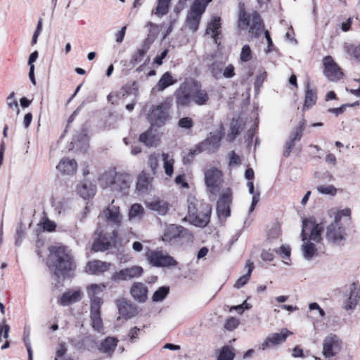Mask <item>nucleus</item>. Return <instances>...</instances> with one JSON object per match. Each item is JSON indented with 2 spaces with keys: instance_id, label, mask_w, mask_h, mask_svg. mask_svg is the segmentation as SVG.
<instances>
[{
  "instance_id": "obj_1",
  "label": "nucleus",
  "mask_w": 360,
  "mask_h": 360,
  "mask_svg": "<svg viewBox=\"0 0 360 360\" xmlns=\"http://www.w3.org/2000/svg\"><path fill=\"white\" fill-rule=\"evenodd\" d=\"M112 200L111 204L103 210L99 216L100 219L105 220L106 225L101 226L99 224L96 230L97 238L92 245V249L96 251H104L108 250L117 238V231L112 226L119 227L122 224V215L120 213V207L114 205Z\"/></svg>"
},
{
  "instance_id": "obj_2",
  "label": "nucleus",
  "mask_w": 360,
  "mask_h": 360,
  "mask_svg": "<svg viewBox=\"0 0 360 360\" xmlns=\"http://www.w3.org/2000/svg\"><path fill=\"white\" fill-rule=\"evenodd\" d=\"M49 250L48 265L50 270L58 280L68 276L75 269L70 251L64 246H52Z\"/></svg>"
},
{
  "instance_id": "obj_3",
  "label": "nucleus",
  "mask_w": 360,
  "mask_h": 360,
  "mask_svg": "<svg viewBox=\"0 0 360 360\" xmlns=\"http://www.w3.org/2000/svg\"><path fill=\"white\" fill-rule=\"evenodd\" d=\"M322 231V225L315 224L311 219L303 220L301 250L305 259H310L317 255V245L321 240Z\"/></svg>"
},
{
  "instance_id": "obj_4",
  "label": "nucleus",
  "mask_w": 360,
  "mask_h": 360,
  "mask_svg": "<svg viewBox=\"0 0 360 360\" xmlns=\"http://www.w3.org/2000/svg\"><path fill=\"white\" fill-rule=\"evenodd\" d=\"M238 27L242 30H246L250 27L249 32L255 37L259 34L263 25L257 13L254 12L250 16L245 13L243 5L240 4Z\"/></svg>"
},
{
  "instance_id": "obj_5",
  "label": "nucleus",
  "mask_w": 360,
  "mask_h": 360,
  "mask_svg": "<svg viewBox=\"0 0 360 360\" xmlns=\"http://www.w3.org/2000/svg\"><path fill=\"white\" fill-rule=\"evenodd\" d=\"M204 179L207 191L216 195L223 181L222 172L214 167L206 168L204 170Z\"/></svg>"
},
{
  "instance_id": "obj_6",
  "label": "nucleus",
  "mask_w": 360,
  "mask_h": 360,
  "mask_svg": "<svg viewBox=\"0 0 360 360\" xmlns=\"http://www.w3.org/2000/svg\"><path fill=\"white\" fill-rule=\"evenodd\" d=\"M212 0H195L187 16V25L193 30H197L201 15L205 12L207 4Z\"/></svg>"
},
{
  "instance_id": "obj_7",
  "label": "nucleus",
  "mask_w": 360,
  "mask_h": 360,
  "mask_svg": "<svg viewBox=\"0 0 360 360\" xmlns=\"http://www.w3.org/2000/svg\"><path fill=\"white\" fill-rule=\"evenodd\" d=\"M170 105L168 102L161 103L153 106L148 118L153 126L161 127L169 118V110Z\"/></svg>"
},
{
  "instance_id": "obj_8",
  "label": "nucleus",
  "mask_w": 360,
  "mask_h": 360,
  "mask_svg": "<svg viewBox=\"0 0 360 360\" xmlns=\"http://www.w3.org/2000/svg\"><path fill=\"white\" fill-rule=\"evenodd\" d=\"M149 264L155 267H170L177 265L176 260L161 250H150L146 253Z\"/></svg>"
},
{
  "instance_id": "obj_9",
  "label": "nucleus",
  "mask_w": 360,
  "mask_h": 360,
  "mask_svg": "<svg viewBox=\"0 0 360 360\" xmlns=\"http://www.w3.org/2000/svg\"><path fill=\"white\" fill-rule=\"evenodd\" d=\"M346 231L342 223L334 221L327 226L326 236L334 245H342L346 238Z\"/></svg>"
},
{
  "instance_id": "obj_10",
  "label": "nucleus",
  "mask_w": 360,
  "mask_h": 360,
  "mask_svg": "<svg viewBox=\"0 0 360 360\" xmlns=\"http://www.w3.org/2000/svg\"><path fill=\"white\" fill-rule=\"evenodd\" d=\"M143 273L141 266L134 265L128 268L122 269L112 274L110 277L112 281L119 282L122 281H129L135 278L140 277Z\"/></svg>"
},
{
  "instance_id": "obj_11",
  "label": "nucleus",
  "mask_w": 360,
  "mask_h": 360,
  "mask_svg": "<svg viewBox=\"0 0 360 360\" xmlns=\"http://www.w3.org/2000/svg\"><path fill=\"white\" fill-rule=\"evenodd\" d=\"M342 347L341 340L334 334L326 336L323 343V355L325 358L333 357Z\"/></svg>"
},
{
  "instance_id": "obj_12",
  "label": "nucleus",
  "mask_w": 360,
  "mask_h": 360,
  "mask_svg": "<svg viewBox=\"0 0 360 360\" xmlns=\"http://www.w3.org/2000/svg\"><path fill=\"white\" fill-rule=\"evenodd\" d=\"M292 334V332L287 328L281 329L280 333L269 334L259 345V349L266 350L273 347L277 346L286 340L288 336Z\"/></svg>"
},
{
  "instance_id": "obj_13",
  "label": "nucleus",
  "mask_w": 360,
  "mask_h": 360,
  "mask_svg": "<svg viewBox=\"0 0 360 360\" xmlns=\"http://www.w3.org/2000/svg\"><path fill=\"white\" fill-rule=\"evenodd\" d=\"M223 134L220 132L210 134V136L202 141L197 146V149L192 152V154L200 153L202 151H208L212 153L216 151L220 146V141Z\"/></svg>"
},
{
  "instance_id": "obj_14",
  "label": "nucleus",
  "mask_w": 360,
  "mask_h": 360,
  "mask_svg": "<svg viewBox=\"0 0 360 360\" xmlns=\"http://www.w3.org/2000/svg\"><path fill=\"white\" fill-rule=\"evenodd\" d=\"M323 74L330 81L335 82L342 77L341 69L331 56H326L323 59Z\"/></svg>"
},
{
  "instance_id": "obj_15",
  "label": "nucleus",
  "mask_w": 360,
  "mask_h": 360,
  "mask_svg": "<svg viewBox=\"0 0 360 360\" xmlns=\"http://www.w3.org/2000/svg\"><path fill=\"white\" fill-rule=\"evenodd\" d=\"M193 88L189 82H184L175 92L176 103L178 105L186 106L193 101Z\"/></svg>"
},
{
  "instance_id": "obj_16",
  "label": "nucleus",
  "mask_w": 360,
  "mask_h": 360,
  "mask_svg": "<svg viewBox=\"0 0 360 360\" xmlns=\"http://www.w3.org/2000/svg\"><path fill=\"white\" fill-rule=\"evenodd\" d=\"M105 288L106 285L105 283H91L86 286V290L90 300V306L103 304V300L101 295Z\"/></svg>"
},
{
  "instance_id": "obj_17",
  "label": "nucleus",
  "mask_w": 360,
  "mask_h": 360,
  "mask_svg": "<svg viewBox=\"0 0 360 360\" xmlns=\"http://www.w3.org/2000/svg\"><path fill=\"white\" fill-rule=\"evenodd\" d=\"M111 265L110 262L94 259L87 263L85 271L90 275L99 276L108 271Z\"/></svg>"
},
{
  "instance_id": "obj_18",
  "label": "nucleus",
  "mask_w": 360,
  "mask_h": 360,
  "mask_svg": "<svg viewBox=\"0 0 360 360\" xmlns=\"http://www.w3.org/2000/svg\"><path fill=\"white\" fill-rule=\"evenodd\" d=\"M146 207L155 212L159 215H165L169 210L168 202L159 197H153L152 199L146 202Z\"/></svg>"
},
{
  "instance_id": "obj_19",
  "label": "nucleus",
  "mask_w": 360,
  "mask_h": 360,
  "mask_svg": "<svg viewBox=\"0 0 360 360\" xmlns=\"http://www.w3.org/2000/svg\"><path fill=\"white\" fill-rule=\"evenodd\" d=\"M231 200V193L229 190H227L217 202V211L219 217H227L230 215V204Z\"/></svg>"
},
{
  "instance_id": "obj_20",
  "label": "nucleus",
  "mask_w": 360,
  "mask_h": 360,
  "mask_svg": "<svg viewBox=\"0 0 360 360\" xmlns=\"http://www.w3.org/2000/svg\"><path fill=\"white\" fill-rule=\"evenodd\" d=\"M148 287L143 283L136 282L130 288V294L139 302H145L148 299Z\"/></svg>"
},
{
  "instance_id": "obj_21",
  "label": "nucleus",
  "mask_w": 360,
  "mask_h": 360,
  "mask_svg": "<svg viewBox=\"0 0 360 360\" xmlns=\"http://www.w3.org/2000/svg\"><path fill=\"white\" fill-rule=\"evenodd\" d=\"M210 208L207 206L203 212L197 211L196 213L189 217L188 221L195 226L204 227L210 221Z\"/></svg>"
},
{
  "instance_id": "obj_22",
  "label": "nucleus",
  "mask_w": 360,
  "mask_h": 360,
  "mask_svg": "<svg viewBox=\"0 0 360 360\" xmlns=\"http://www.w3.org/2000/svg\"><path fill=\"white\" fill-rule=\"evenodd\" d=\"M82 292L79 289L72 290L63 293L58 302L62 306H68L81 300Z\"/></svg>"
},
{
  "instance_id": "obj_23",
  "label": "nucleus",
  "mask_w": 360,
  "mask_h": 360,
  "mask_svg": "<svg viewBox=\"0 0 360 360\" xmlns=\"http://www.w3.org/2000/svg\"><path fill=\"white\" fill-rule=\"evenodd\" d=\"M184 231V229L181 226L169 224L165 227L162 239L163 241L170 242L179 237Z\"/></svg>"
},
{
  "instance_id": "obj_24",
  "label": "nucleus",
  "mask_w": 360,
  "mask_h": 360,
  "mask_svg": "<svg viewBox=\"0 0 360 360\" xmlns=\"http://www.w3.org/2000/svg\"><path fill=\"white\" fill-rule=\"evenodd\" d=\"M132 182V177L126 173H117L113 190L124 191L127 189Z\"/></svg>"
},
{
  "instance_id": "obj_25",
  "label": "nucleus",
  "mask_w": 360,
  "mask_h": 360,
  "mask_svg": "<svg viewBox=\"0 0 360 360\" xmlns=\"http://www.w3.org/2000/svg\"><path fill=\"white\" fill-rule=\"evenodd\" d=\"M117 342L118 340L117 338L108 337L101 342L98 347V350L103 354H106L108 356L110 357L117 347Z\"/></svg>"
},
{
  "instance_id": "obj_26",
  "label": "nucleus",
  "mask_w": 360,
  "mask_h": 360,
  "mask_svg": "<svg viewBox=\"0 0 360 360\" xmlns=\"http://www.w3.org/2000/svg\"><path fill=\"white\" fill-rule=\"evenodd\" d=\"M77 167V164L75 160L63 158L62 159L57 166L58 170L68 175H72L75 173Z\"/></svg>"
},
{
  "instance_id": "obj_27",
  "label": "nucleus",
  "mask_w": 360,
  "mask_h": 360,
  "mask_svg": "<svg viewBox=\"0 0 360 360\" xmlns=\"http://www.w3.org/2000/svg\"><path fill=\"white\" fill-rule=\"evenodd\" d=\"M96 191V187L92 183L88 181H84L77 186V192L83 198H92Z\"/></svg>"
},
{
  "instance_id": "obj_28",
  "label": "nucleus",
  "mask_w": 360,
  "mask_h": 360,
  "mask_svg": "<svg viewBox=\"0 0 360 360\" xmlns=\"http://www.w3.org/2000/svg\"><path fill=\"white\" fill-rule=\"evenodd\" d=\"M304 120L301 121L299 123V126L295 129V131L291 134L290 141L287 142V150L284 153L285 156L289 155L291 148L294 146L295 141L301 139L302 136V131L304 129Z\"/></svg>"
},
{
  "instance_id": "obj_29",
  "label": "nucleus",
  "mask_w": 360,
  "mask_h": 360,
  "mask_svg": "<svg viewBox=\"0 0 360 360\" xmlns=\"http://www.w3.org/2000/svg\"><path fill=\"white\" fill-rule=\"evenodd\" d=\"M117 304L120 314L125 319H129L135 315L136 309L130 302L123 299L117 300Z\"/></svg>"
},
{
  "instance_id": "obj_30",
  "label": "nucleus",
  "mask_w": 360,
  "mask_h": 360,
  "mask_svg": "<svg viewBox=\"0 0 360 360\" xmlns=\"http://www.w3.org/2000/svg\"><path fill=\"white\" fill-rule=\"evenodd\" d=\"M139 141L143 143L148 147H156L159 143V138L150 129L139 136Z\"/></svg>"
},
{
  "instance_id": "obj_31",
  "label": "nucleus",
  "mask_w": 360,
  "mask_h": 360,
  "mask_svg": "<svg viewBox=\"0 0 360 360\" xmlns=\"http://www.w3.org/2000/svg\"><path fill=\"white\" fill-rule=\"evenodd\" d=\"M221 19L219 17H213L210 22L207 24L206 34L210 35L217 43V37L220 33Z\"/></svg>"
},
{
  "instance_id": "obj_32",
  "label": "nucleus",
  "mask_w": 360,
  "mask_h": 360,
  "mask_svg": "<svg viewBox=\"0 0 360 360\" xmlns=\"http://www.w3.org/2000/svg\"><path fill=\"white\" fill-rule=\"evenodd\" d=\"M101 305L90 306L92 327L96 330H100L103 326L101 317Z\"/></svg>"
},
{
  "instance_id": "obj_33",
  "label": "nucleus",
  "mask_w": 360,
  "mask_h": 360,
  "mask_svg": "<svg viewBox=\"0 0 360 360\" xmlns=\"http://www.w3.org/2000/svg\"><path fill=\"white\" fill-rule=\"evenodd\" d=\"M162 160L163 162V168L165 174L169 177L172 176L174 173V164L173 155L167 153H162Z\"/></svg>"
},
{
  "instance_id": "obj_34",
  "label": "nucleus",
  "mask_w": 360,
  "mask_h": 360,
  "mask_svg": "<svg viewBox=\"0 0 360 360\" xmlns=\"http://www.w3.org/2000/svg\"><path fill=\"white\" fill-rule=\"evenodd\" d=\"M245 269H247V272L245 274L241 276L236 282L234 284V287L236 288H240L241 287L244 286L250 280L252 272L254 269V264L253 262H251L250 261H247Z\"/></svg>"
},
{
  "instance_id": "obj_35",
  "label": "nucleus",
  "mask_w": 360,
  "mask_h": 360,
  "mask_svg": "<svg viewBox=\"0 0 360 360\" xmlns=\"http://www.w3.org/2000/svg\"><path fill=\"white\" fill-rule=\"evenodd\" d=\"M356 306H359L360 309V288H354L351 291L345 304V309H352Z\"/></svg>"
},
{
  "instance_id": "obj_36",
  "label": "nucleus",
  "mask_w": 360,
  "mask_h": 360,
  "mask_svg": "<svg viewBox=\"0 0 360 360\" xmlns=\"http://www.w3.org/2000/svg\"><path fill=\"white\" fill-rule=\"evenodd\" d=\"M116 177V172L113 170L103 173L100 179V184L103 188L112 187L113 189Z\"/></svg>"
},
{
  "instance_id": "obj_37",
  "label": "nucleus",
  "mask_w": 360,
  "mask_h": 360,
  "mask_svg": "<svg viewBox=\"0 0 360 360\" xmlns=\"http://www.w3.org/2000/svg\"><path fill=\"white\" fill-rule=\"evenodd\" d=\"M193 101L198 105H205L209 101V96L205 89H195L192 96Z\"/></svg>"
},
{
  "instance_id": "obj_38",
  "label": "nucleus",
  "mask_w": 360,
  "mask_h": 360,
  "mask_svg": "<svg viewBox=\"0 0 360 360\" xmlns=\"http://www.w3.org/2000/svg\"><path fill=\"white\" fill-rule=\"evenodd\" d=\"M144 213L143 207L141 204L135 203L130 207L128 216L129 219L140 221L143 218Z\"/></svg>"
},
{
  "instance_id": "obj_39",
  "label": "nucleus",
  "mask_w": 360,
  "mask_h": 360,
  "mask_svg": "<svg viewBox=\"0 0 360 360\" xmlns=\"http://www.w3.org/2000/svg\"><path fill=\"white\" fill-rule=\"evenodd\" d=\"M175 80L173 79L172 75L169 72H166L158 81L156 88L158 91H163L167 87L174 84Z\"/></svg>"
},
{
  "instance_id": "obj_40",
  "label": "nucleus",
  "mask_w": 360,
  "mask_h": 360,
  "mask_svg": "<svg viewBox=\"0 0 360 360\" xmlns=\"http://www.w3.org/2000/svg\"><path fill=\"white\" fill-rule=\"evenodd\" d=\"M77 349L91 351L96 347V339L92 336H86L82 341L76 346Z\"/></svg>"
},
{
  "instance_id": "obj_41",
  "label": "nucleus",
  "mask_w": 360,
  "mask_h": 360,
  "mask_svg": "<svg viewBox=\"0 0 360 360\" xmlns=\"http://www.w3.org/2000/svg\"><path fill=\"white\" fill-rule=\"evenodd\" d=\"M247 186L248 188L249 193L252 195V202H251L250 207L249 209V212L250 213V212H253V210H255V206L258 203V202L259 200V195H260V193H259V191H257L256 193H255V191H254V184H253L252 181H248L247 183Z\"/></svg>"
},
{
  "instance_id": "obj_42",
  "label": "nucleus",
  "mask_w": 360,
  "mask_h": 360,
  "mask_svg": "<svg viewBox=\"0 0 360 360\" xmlns=\"http://www.w3.org/2000/svg\"><path fill=\"white\" fill-rule=\"evenodd\" d=\"M316 94L314 90L307 89L305 94V101L303 106V110H308L313 105L316 103Z\"/></svg>"
},
{
  "instance_id": "obj_43",
  "label": "nucleus",
  "mask_w": 360,
  "mask_h": 360,
  "mask_svg": "<svg viewBox=\"0 0 360 360\" xmlns=\"http://www.w3.org/2000/svg\"><path fill=\"white\" fill-rule=\"evenodd\" d=\"M234 357V349L231 346H224L222 347L217 360H233Z\"/></svg>"
},
{
  "instance_id": "obj_44",
  "label": "nucleus",
  "mask_w": 360,
  "mask_h": 360,
  "mask_svg": "<svg viewBox=\"0 0 360 360\" xmlns=\"http://www.w3.org/2000/svg\"><path fill=\"white\" fill-rule=\"evenodd\" d=\"M344 49L349 56H353L357 61L360 62V44L359 46H354L345 43Z\"/></svg>"
},
{
  "instance_id": "obj_45",
  "label": "nucleus",
  "mask_w": 360,
  "mask_h": 360,
  "mask_svg": "<svg viewBox=\"0 0 360 360\" xmlns=\"http://www.w3.org/2000/svg\"><path fill=\"white\" fill-rule=\"evenodd\" d=\"M252 58V50L249 45H244L240 53V61L242 63H248L251 60Z\"/></svg>"
},
{
  "instance_id": "obj_46",
  "label": "nucleus",
  "mask_w": 360,
  "mask_h": 360,
  "mask_svg": "<svg viewBox=\"0 0 360 360\" xmlns=\"http://www.w3.org/2000/svg\"><path fill=\"white\" fill-rule=\"evenodd\" d=\"M224 65L221 62H214L210 66V70L213 77L216 79L222 78V71Z\"/></svg>"
},
{
  "instance_id": "obj_47",
  "label": "nucleus",
  "mask_w": 360,
  "mask_h": 360,
  "mask_svg": "<svg viewBox=\"0 0 360 360\" xmlns=\"http://www.w3.org/2000/svg\"><path fill=\"white\" fill-rule=\"evenodd\" d=\"M317 191L323 195H335L337 193V188L333 185H321L317 186Z\"/></svg>"
},
{
  "instance_id": "obj_48",
  "label": "nucleus",
  "mask_w": 360,
  "mask_h": 360,
  "mask_svg": "<svg viewBox=\"0 0 360 360\" xmlns=\"http://www.w3.org/2000/svg\"><path fill=\"white\" fill-rule=\"evenodd\" d=\"M169 288L167 287H161L155 291L152 297L153 301L160 302L162 301L168 294Z\"/></svg>"
},
{
  "instance_id": "obj_49",
  "label": "nucleus",
  "mask_w": 360,
  "mask_h": 360,
  "mask_svg": "<svg viewBox=\"0 0 360 360\" xmlns=\"http://www.w3.org/2000/svg\"><path fill=\"white\" fill-rule=\"evenodd\" d=\"M187 203L188 214V217H189L193 215V214H195L197 212V211H198L197 208L198 200L194 196H189L188 198Z\"/></svg>"
},
{
  "instance_id": "obj_50",
  "label": "nucleus",
  "mask_w": 360,
  "mask_h": 360,
  "mask_svg": "<svg viewBox=\"0 0 360 360\" xmlns=\"http://www.w3.org/2000/svg\"><path fill=\"white\" fill-rule=\"evenodd\" d=\"M6 103H7V105L9 107V108L15 110L17 115H19L20 109H19L18 103L17 101L15 99V93L14 92H11L9 94V96L7 97Z\"/></svg>"
},
{
  "instance_id": "obj_51",
  "label": "nucleus",
  "mask_w": 360,
  "mask_h": 360,
  "mask_svg": "<svg viewBox=\"0 0 360 360\" xmlns=\"http://www.w3.org/2000/svg\"><path fill=\"white\" fill-rule=\"evenodd\" d=\"M149 185L148 179L146 175L139 176L137 183L136 188L139 191L143 192L145 191Z\"/></svg>"
},
{
  "instance_id": "obj_52",
  "label": "nucleus",
  "mask_w": 360,
  "mask_h": 360,
  "mask_svg": "<svg viewBox=\"0 0 360 360\" xmlns=\"http://www.w3.org/2000/svg\"><path fill=\"white\" fill-rule=\"evenodd\" d=\"M169 4L167 2L158 0L155 13L158 15H165L168 11Z\"/></svg>"
},
{
  "instance_id": "obj_53",
  "label": "nucleus",
  "mask_w": 360,
  "mask_h": 360,
  "mask_svg": "<svg viewBox=\"0 0 360 360\" xmlns=\"http://www.w3.org/2000/svg\"><path fill=\"white\" fill-rule=\"evenodd\" d=\"M351 215V210L349 208H345L341 210H339L337 212L335 217V221H338L339 223H342V217H346V220L349 221V217Z\"/></svg>"
},
{
  "instance_id": "obj_54",
  "label": "nucleus",
  "mask_w": 360,
  "mask_h": 360,
  "mask_svg": "<svg viewBox=\"0 0 360 360\" xmlns=\"http://www.w3.org/2000/svg\"><path fill=\"white\" fill-rule=\"evenodd\" d=\"M266 77L267 72L264 69H259L255 82V88H260Z\"/></svg>"
},
{
  "instance_id": "obj_55",
  "label": "nucleus",
  "mask_w": 360,
  "mask_h": 360,
  "mask_svg": "<svg viewBox=\"0 0 360 360\" xmlns=\"http://www.w3.org/2000/svg\"><path fill=\"white\" fill-rule=\"evenodd\" d=\"M159 155L158 154L153 153L149 156L148 165L153 172H155L158 167Z\"/></svg>"
},
{
  "instance_id": "obj_56",
  "label": "nucleus",
  "mask_w": 360,
  "mask_h": 360,
  "mask_svg": "<svg viewBox=\"0 0 360 360\" xmlns=\"http://www.w3.org/2000/svg\"><path fill=\"white\" fill-rule=\"evenodd\" d=\"M178 126L183 129H191L193 126V121L191 117H183L179 120Z\"/></svg>"
},
{
  "instance_id": "obj_57",
  "label": "nucleus",
  "mask_w": 360,
  "mask_h": 360,
  "mask_svg": "<svg viewBox=\"0 0 360 360\" xmlns=\"http://www.w3.org/2000/svg\"><path fill=\"white\" fill-rule=\"evenodd\" d=\"M239 324V320L235 317L228 319L225 323L224 327L228 330H233L236 328Z\"/></svg>"
},
{
  "instance_id": "obj_58",
  "label": "nucleus",
  "mask_w": 360,
  "mask_h": 360,
  "mask_svg": "<svg viewBox=\"0 0 360 360\" xmlns=\"http://www.w3.org/2000/svg\"><path fill=\"white\" fill-rule=\"evenodd\" d=\"M281 232L280 226L278 224H274L271 229L269 231L268 233V238L269 239H275L277 238Z\"/></svg>"
},
{
  "instance_id": "obj_59",
  "label": "nucleus",
  "mask_w": 360,
  "mask_h": 360,
  "mask_svg": "<svg viewBox=\"0 0 360 360\" xmlns=\"http://www.w3.org/2000/svg\"><path fill=\"white\" fill-rule=\"evenodd\" d=\"M234 75H235V73H234L233 65H229L228 66L223 68L222 77L231 78V77H233Z\"/></svg>"
},
{
  "instance_id": "obj_60",
  "label": "nucleus",
  "mask_w": 360,
  "mask_h": 360,
  "mask_svg": "<svg viewBox=\"0 0 360 360\" xmlns=\"http://www.w3.org/2000/svg\"><path fill=\"white\" fill-rule=\"evenodd\" d=\"M309 309L310 310H316L320 317L323 318L325 316V311L316 302H312L309 304Z\"/></svg>"
},
{
  "instance_id": "obj_61",
  "label": "nucleus",
  "mask_w": 360,
  "mask_h": 360,
  "mask_svg": "<svg viewBox=\"0 0 360 360\" xmlns=\"http://www.w3.org/2000/svg\"><path fill=\"white\" fill-rule=\"evenodd\" d=\"M127 27L124 26L120 31L115 33V41L117 43H122L124 40V35L126 34Z\"/></svg>"
},
{
  "instance_id": "obj_62",
  "label": "nucleus",
  "mask_w": 360,
  "mask_h": 360,
  "mask_svg": "<svg viewBox=\"0 0 360 360\" xmlns=\"http://www.w3.org/2000/svg\"><path fill=\"white\" fill-rule=\"evenodd\" d=\"M56 226V225L55 222L48 219H45L43 222V228L49 231H52L55 230Z\"/></svg>"
},
{
  "instance_id": "obj_63",
  "label": "nucleus",
  "mask_w": 360,
  "mask_h": 360,
  "mask_svg": "<svg viewBox=\"0 0 360 360\" xmlns=\"http://www.w3.org/2000/svg\"><path fill=\"white\" fill-rule=\"evenodd\" d=\"M67 352V348L65 342H60L56 350V356L58 357H63Z\"/></svg>"
},
{
  "instance_id": "obj_64",
  "label": "nucleus",
  "mask_w": 360,
  "mask_h": 360,
  "mask_svg": "<svg viewBox=\"0 0 360 360\" xmlns=\"http://www.w3.org/2000/svg\"><path fill=\"white\" fill-rule=\"evenodd\" d=\"M264 35H265V38L266 39L267 44H268L267 48L265 49V52H266V53H269L272 51L273 41L270 37L269 32L268 30H266L264 32Z\"/></svg>"
}]
</instances>
